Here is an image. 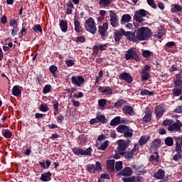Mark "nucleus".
<instances>
[{"instance_id": "1", "label": "nucleus", "mask_w": 182, "mask_h": 182, "mask_svg": "<svg viewBox=\"0 0 182 182\" xmlns=\"http://www.w3.org/2000/svg\"><path fill=\"white\" fill-rule=\"evenodd\" d=\"M122 33H123V36H125L127 38V41H129L130 42H137V41H144L149 39V36H139L138 35H135L132 31H125V30H123V28H121Z\"/></svg>"}, {"instance_id": "2", "label": "nucleus", "mask_w": 182, "mask_h": 182, "mask_svg": "<svg viewBox=\"0 0 182 182\" xmlns=\"http://www.w3.org/2000/svg\"><path fill=\"white\" fill-rule=\"evenodd\" d=\"M175 87L172 90V95L173 97H180L178 100L182 101V80L177 79L173 80Z\"/></svg>"}, {"instance_id": "3", "label": "nucleus", "mask_w": 182, "mask_h": 182, "mask_svg": "<svg viewBox=\"0 0 182 182\" xmlns=\"http://www.w3.org/2000/svg\"><path fill=\"white\" fill-rule=\"evenodd\" d=\"M147 14H149V12L144 9L135 11V12H134V21H135V23H137V24H141L144 22V18H142L146 17Z\"/></svg>"}, {"instance_id": "4", "label": "nucleus", "mask_w": 182, "mask_h": 182, "mask_svg": "<svg viewBox=\"0 0 182 182\" xmlns=\"http://www.w3.org/2000/svg\"><path fill=\"white\" fill-rule=\"evenodd\" d=\"M117 132L119 134H123V136L125 138H132V136L134 134L133 130L127 125H118Z\"/></svg>"}, {"instance_id": "5", "label": "nucleus", "mask_w": 182, "mask_h": 182, "mask_svg": "<svg viewBox=\"0 0 182 182\" xmlns=\"http://www.w3.org/2000/svg\"><path fill=\"white\" fill-rule=\"evenodd\" d=\"M92 148L89 147L87 148V149L84 150L82 148L80 147H73L71 148V152H73V154L75 156H92L91 154Z\"/></svg>"}, {"instance_id": "6", "label": "nucleus", "mask_w": 182, "mask_h": 182, "mask_svg": "<svg viewBox=\"0 0 182 182\" xmlns=\"http://www.w3.org/2000/svg\"><path fill=\"white\" fill-rule=\"evenodd\" d=\"M134 34L138 36L139 37H149L151 38V36L153 35V33L151 32V29L148 27H141L135 30V32H132Z\"/></svg>"}, {"instance_id": "7", "label": "nucleus", "mask_w": 182, "mask_h": 182, "mask_svg": "<svg viewBox=\"0 0 182 182\" xmlns=\"http://www.w3.org/2000/svg\"><path fill=\"white\" fill-rule=\"evenodd\" d=\"M125 60H135V62H140V58L137 54V51H135L134 48H130L127 50L125 53Z\"/></svg>"}, {"instance_id": "8", "label": "nucleus", "mask_w": 182, "mask_h": 182, "mask_svg": "<svg viewBox=\"0 0 182 182\" xmlns=\"http://www.w3.org/2000/svg\"><path fill=\"white\" fill-rule=\"evenodd\" d=\"M85 31L92 35L95 34V31H97V28H95V22L94 21V18H92V17L85 21Z\"/></svg>"}, {"instance_id": "9", "label": "nucleus", "mask_w": 182, "mask_h": 182, "mask_svg": "<svg viewBox=\"0 0 182 182\" xmlns=\"http://www.w3.org/2000/svg\"><path fill=\"white\" fill-rule=\"evenodd\" d=\"M149 72H151L149 65H146L144 68H142V70H141V80L142 82L149 80L151 77Z\"/></svg>"}, {"instance_id": "10", "label": "nucleus", "mask_w": 182, "mask_h": 182, "mask_svg": "<svg viewBox=\"0 0 182 182\" xmlns=\"http://www.w3.org/2000/svg\"><path fill=\"white\" fill-rule=\"evenodd\" d=\"M102 170V168L100 166V162L97 161L95 162V165L94 164H89L87 165V172L89 173H95V172H99Z\"/></svg>"}, {"instance_id": "11", "label": "nucleus", "mask_w": 182, "mask_h": 182, "mask_svg": "<svg viewBox=\"0 0 182 182\" xmlns=\"http://www.w3.org/2000/svg\"><path fill=\"white\" fill-rule=\"evenodd\" d=\"M75 4V5H77L80 4V0H71L68 1V3H66V15H71V13L73 12L71 9H73L75 8V6L73 5Z\"/></svg>"}, {"instance_id": "12", "label": "nucleus", "mask_w": 182, "mask_h": 182, "mask_svg": "<svg viewBox=\"0 0 182 182\" xmlns=\"http://www.w3.org/2000/svg\"><path fill=\"white\" fill-rule=\"evenodd\" d=\"M83 82H85V80L82 76H73L71 77V84L76 86L77 87H82Z\"/></svg>"}, {"instance_id": "13", "label": "nucleus", "mask_w": 182, "mask_h": 182, "mask_svg": "<svg viewBox=\"0 0 182 182\" xmlns=\"http://www.w3.org/2000/svg\"><path fill=\"white\" fill-rule=\"evenodd\" d=\"M109 24L112 28H118L119 26L117 16L113 11H109Z\"/></svg>"}, {"instance_id": "14", "label": "nucleus", "mask_w": 182, "mask_h": 182, "mask_svg": "<svg viewBox=\"0 0 182 182\" xmlns=\"http://www.w3.org/2000/svg\"><path fill=\"white\" fill-rule=\"evenodd\" d=\"M182 128V123L179 120L175 121L173 124L168 125V132H181V129Z\"/></svg>"}, {"instance_id": "15", "label": "nucleus", "mask_w": 182, "mask_h": 182, "mask_svg": "<svg viewBox=\"0 0 182 182\" xmlns=\"http://www.w3.org/2000/svg\"><path fill=\"white\" fill-rule=\"evenodd\" d=\"M127 148H129V142L123 139L118 140V153L119 154L123 155V151H127Z\"/></svg>"}, {"instance_id": "16", "label": "nucleus", "mask_w": 182, "mask_h": 182, "mask_svg": "<svg viewBox=\"0 0 182 182\" xmlns=\"http://www.w3.org/2000/svg\"><path fill=\"white\" fill-rule=\"evenodd\" d=\"M118 78L119 80L125 81V82L130 84L132 82H134V79L132 78V76L130 75V73L123 72L122 73H119L118 75Z\"/></svg>"}, {"instance_id": "17", "label": "nucleus", "mask_w": 182, "mask_h": 182, "mask_svg": "<svg viewBox=\"0 0 182 182\" xmlns=\"http://www.w3.org/2000/svg\"><path fill=\"white\" fill-rule=\"evenodd\" d=\"M144 117H142L141 122L144 124H148L151 122V114H153V112H151L149 107H146L144 110Z\"/></svg>"}, {"instance_id": "18", "label": "nucleus", "mask_w": 182, "mask_h": 182, "mask_svg": "<svg viewBox=\"0 0 182 182\" xmlns=\"http://www.w3.org/2000/svg\"><path fill=\"white\" fill-rule=\"evenodd\" d=\"M97 123L106 124V117H104V115H97L95 116V119H90V125H94Z\"/></svg>"}, {"instance_id": "19", "label": "nucleus", "mask_w": 182, "mask_h": 182, "mask_svg": "<svg viewBox=\"0 0 182 182\" xmlns=\"http://www.w3.org/2000/svg\"><path fill=\"white\" fill-rule=\"evenodd\" d=\"M97 90L99 92L106 95V96L113 95V90H111L109 86H99Z\"/></svg>"}, {"instance_id": "20", "label": "nucleus", "mask_w": 182, "mask_h": 182, "mask_svg": "<svg viewBox=\"0 0 182 182\" xmlns=\"http://www.w3.org/2000/svg\"><path fill=\"white\" fill-rule=\"evenodd\" d=\"M161 147V139H153V141L151 142V144L149 145L150 149L154 151H158V149Z\"/></svg>"}, {"instance_id": "21", "label": "nucleus", "mask_w": 182, "mask_h": 182, "mask_svg": "<svg viewBox=\"0 0 182 182\" xmlns=\"http://www.w3.org/2000/svg\"><path fill=\"white\" fill-rule=\"evenodd\" d=\"M106 48H107V43L99 44V46H94L92 47V53L94 55H97V53L99 52V50L102 52L106 50Z\"/></svg>"}, {"instance_id": "22", "label": "nucleus", "mask_w": 182, "mask_h": 182, "mask_svg": "<svg viewBox=\"0 0 182 182\" xmlns=\"http://www.w3.org/2000/svg\"><path fill=\"white\" fill-rule=\"evenodd\" d=\"M132 173H133V171H132V168H130L129 167H125L123 168V169L119 170L118 176L123 177H130V176H132Z\"/></svg>"}, {"instance_id": "23", "label": "nucleus", "mask_w": 182, "mask_h": 182, "mask_svg": "<svg viewBox=\"0 0 182 182\" xmlns=\"http://www.w3.org/2000/svg\"><path fill=\"white\" fill-rule=\"evenodd\" d=\"M98 30L99 34L101 35V38H105L107 36V23H102V26H99Z\"/></svg>"}, {"instance_id": "24", "label": "nucleus", "mask_w": 182, "mask_h": 182, "mask_svg": "<svg viewBox=\"0 0 182 182\" xmlns=\"http://www.w3.org/2000/svg\"><path fill=\"white\" fill-rule=\"evenodd\" d=\"M123 182H141L142 176H130L129 178H122Z\"/></svg>"}, {"instance_id": "25", "label": "nucleus", "mask_w": 182, "mask_h": 182, "mask_svg": "<svg viewBox=\"0 0 182 182\" xmlns=\"http://www.w3.org/2000/svg\"><path fill=\"white\" fill-rule=\"evenodd\" d=\"M164 113H165V109H163L161 105L154 107V114L156 115V119H161Z\"/></svg>"}, {"instance_id": "26", "label": "nucleus", "mask_w": 182, "mask_h": 182, "mask_svg": "<svg viewBox=\"0 0 182 182\" xmlns=\"http://www.w3.org/2000/svg\"><path fill=\"white\" fill-rule=\"evenodd\" d=\"M115 165L114 159H110L106 161V167L108 169L109 173H113L114 171V167Z\"/></svg>"}, {"instance_id": "27", "label": "nucleus", "mask_w": 182, "mask_h": 182, "mask_svg": "<svg viewBox=\"0 0 182 182\" xmlns=\"http://www.w3.org/2000/svg\"><path fill=\"white\" fill-rule=\"evenodd\" d=\"M122 112H123V114L125 115L132 116L134 114V108L131 106L126 105L122 108Z\"/></svg>"}, {"instance_id": "28", "label": "nucleus", "mask_w": 182, "mask_h": 182, "mask_svg": "<svg viewBox=\"0 0 182 182\" xmlns=\"http://www.w3.org/2000/svg\"><path fill=\"white\" fill-rule=\"evenodd\" d=\"M52 176V174L50 171H47L46 173H42L40 175V181H42L43 182H48L50 181V177Z\"/></svg>"}, {"instance_id": "29", "label": "nucleus", "mask_w": 182, "mask_h": 182, "mask_svg": "<svg viewBox=\"0 0 182 182\" xmlns=\"http://www.w3.org/2000/svg\"><path fill=\"white\" fill-rule=\"evenodd\" d=\"M113 35L114 43H119V41H122V37L123 36V33H122V29L114 31Z\"/></svg>"}, {"instance_id": "30", "label": "nucleus", "mask_w": 182, "mask_h": 182, "mask_svg": "<svg viewBox=\"0 0 182 182\" xmlns=\"http://www.w3.org/2000/svg\"><path fill=\"white\" fill-rule=\"evenodd\" d=\"M154 177L158 180H163V178H165V171L158 169V171L154 173Z\"/></svg>"}, {"instance_id": "31", "label": "nucleus", "mask_w": 182, "mask_h": 182, "mask_svg": "<svg viewBox=\"0 0 182 182\" xmlns=\"http://www.w3.org/2000/svg\"><path fill=\"white\" fill-rule=\"evenodd\" d=\"M150 136L142 135L141 136V138H139V144H137V146H144L147 143V141H149Z\"/></svg>"}, {"instance_id": "32", "label": "nucleus", "mask_w": 182, "mask_h": 182, "mask_svg": "<svg viewBox=\"0 0 182 182\" xmlns=\"http://www.w3.org/2000/svg\"><path fill=\"white\" fill-rule=\"evenodd\" d=\"M59 28H61L63 33H66L68 31V22L65 20H60Z\"/></svg>"}, {"instance_id": "33", "label": "nucleus", "mask_w": 182, "mask_h": 182, "mask_svg": "<svg viewBox=\"0 0 182 182\" xmlns=\"http://www.w3.org/2000/svg\"><path fill=\"white\" fill-rule=\"evenodd\" d=\"M130 20H132V16L129 14H123V16H122V19L119 20V23L123 25L130 22Z\"/></svg>"}, {"instance_id": "34", "label": "nucleus", "mask_w": 182, "mask_h": 182, "mask_svg": "<svg viewBox=\"0 0 182 182\" xmlns=\"http://www.w3.org/2000/svg\"><path fill=\"white\" fill-rule=\"evenodd\" d=\"M119 124H123L122 122H119V116L114 117V118H113V119H111V121L109 122V126L111 127H116Z\"/></svg>"}, {"instance_id": "35", "label": "nucleus", "mask_w": 182, "mask_h": 182, "mask_svg": "<svg viewBox=\"0 0 182 182\" xmlns=\"http://www.w3.org/2000/svg\"><path fill=\"white\" fill-rule=\"evenodd\" d=\"M75 26V32L77 33H80V32H83V28L80 25V21L75 20L73 22Z\"/></svg>"}, {"instance_id": "36", "label": "nucleus", "mask_w": 182, "mask_h": 182, "mask_svg": "<svg viewBox=\"0 0 182 182\" xmlns=\"http://www.w3.org/2000/svg\"><path fill=\"white\" fill-rule=\"evenodd\" d=\"M175 47V42L173 41H170V42H166V44H165V50L168 53H171V49H173Z\"/></svg>"}, {"instance_id": "37", "label": "nucleus", "mask_w": 182, "mask_h": 182, "mask_svg": "<svg viewBox=\"0 0 182 182\" xmlns=\"http://www.w3.org/2000/svg\"><path fill=\"white\" fill-rule=\"evenodd\" d=\"M172 6L173 9H170V12H172V14H177V12H181L182 11V6L178 4H173Z\"/></svg>"}, {"instance_id": "38", "label": "nucleus", "mask_w": 182, "mask_h": 182, "mask_svg": "<svg viewBox=\"0 0 182 182\" xmlns=\"http://www.w3.org/2000/svg\"><path fill=\"white\" fill-rule=\"evenodd\" d=\"M111 5V0H99V6L102 8L109 7Z\"/></svg>"}, {"instance_id": "39", "label": "nucleus", "mask_w": 182, "mask_h": 182, "mask_svg": "<svg viewBox=\"0 0 182 182\" xmlns=\"http://www.w3.org/2000/svg\"><path fill=\"white\" fill-rule=\"evenodd\" d=\"M59 102H58V100H54L53 101V109L54 110V116H58V114H59Z\"/></svg>"}, {"instance_id": "40", "label": "nucleus", "mask_w": 182, "mask_h": 182, "mask_svg": "<svg viewBox=\"0 0 182 182\" xmlns=\"http://www.w3.org/2000/svg\"><path fill=\"white\" fill-rule=\"evenodd\" d=\"M49 71L50 74H53V77H58V67H55L54 65H50V67H49Z\"/></svg>"}, {"instance_id": "41", "label": "nucleus", "mask_w": 182, "mask_h": 182, "mask_svg": "<svg viewBox=\"0 0 182 182\" xmlns=\"http://www.w3.org/2000/svg\"><path fill=\"white\" fill-rule=\"evenodd\" d=\"M156 156L154 155H151L149 156V161L151 163H158V159H159V156L158 155V152L154 151V153Z\"/></svg>"}, {"instance_id": "42", "label": "nucleus", "mask_w": 182, "mask_h": 182, "mask_svg": "<svg viewBox=\"0 0 182 182\" xmlns=\"http://www.w3.org/2000/svg\"><path fill=\"white\" fill-rule=\"evenodd\" d=\"M118 155L119 156H125V159H127V161H130L132 159H134V156L137 155V154H132V153H125L123 152V155L120 154L118 152Z\"/></svg>"}, {"instance_id": "43", "label": "nucleus", "mask_w": 182, "mask_h": 182, "mask_svg": "<svg viewBox=\"0 0 182 182\" xmlns=\"http://www.w3.org/2000/svg\"><path fill=\"white\" fill-rule=\"evenodd\" d=\"M40 167H42L43 169H48L50 166V161H46V162H38Z\"/></svg>"}, {"instance_id": "44", "label": "nucleus", "mask_w": 182, "mask_h": 182, "mask_svg": "<svg viewBox=\"0 0 182 182\" xmlns=\"http://www.w3.org/2000/svg\"><path fill=\"white\" fill-rule=\"evenodd\" d=\"M10 48L12 47L2 46V48H0V62L4 60V53L2 52V50H4V52H7L9 51V48Z\"/></svg>"}, {"instance_id": "45", "label": "nucleus", "mask_w": 182, "mask_h": 182, "mask_svg": "<svg viewBox=\"0 0 182 182\" xmlns=\"http://www.w3.org/2000/svg\"><path fill=\"white\" fill-rule=\"evenodd\" d=\"M139 151V146L137 145V144H134V148L132 149V150H131L130 151H123V153L125 154H136Z\"/></svg>"}, {"instance_id": "46", "label": "nucleus", "mask_w": 182, "mask_h": 182, "mask_svg": "<svg viewBox=\"0 0 182 182\" xmlns=\"http://www.w3.org/2000/svg\"><path fill=\"white\" fill-rule=\"evenodd\" d=\"M123 163L122 161L115 162L114 169V171H122Z\"/></svg>"}, {"instance_id": "47", "label": "nucleus", "mask_w": 182, "mask_h": 182, "mask_svg": "<svg viewBox=\"0 0 182 182\" xmlns=\"http://www.w3.org/2000/svg\"><path fill=\"white\" fill-rule=\"evenodd\" d=\"M21 95V90H19V87H18L17 85H15L13 87V96L18 97Z\"/></svg>"}, {"instance_id": "48", "label": "nucleus", "mask_w": 182, "mask_h": 182, "mask_svg": "<svg viewBox=\"0 0 182 182\" xmlns=\"http://www.w3.org/2000/svg\"><path fill=\"white\" fill-rule=\"evenodd\" d=\"M126 103L125 100H118L117 102H114V108H120L123 105Z\"/></svg>"}, {"instance_id": "49", "label": "nucleus", "mask_w": 182, "mask_h": 182, "mask_svg": "<svg viewBox=\"0 0 182 182\" xmlns=\"http://www.w3.org/2000/svg\"><path fill=\"white\" fill-rule=\"evenodd\" d=\"M165 145L168 146H171L173 145V139H171V137L168 136L165 138Z\"/></svg>"}, {"instance_id": "50", "label": "nucleus", "mask_w": 182, "mask_h": 182, "mask_svg": "<svg viewBox=\"0 0 182 182\" xmlns=\"http://www.w3.org/2000/svg\"><path fill=\"white\" fill-rule=\"evenodd\" d=\"M154 95V92L149 91L148 90H142V91H141V96H153Z\"/></svg>"}, {"instance_id": "51", "label": "nucleus", "mask_w": 182, "mask_h": 182, "mask_svg": "<svg viewBox=\"0 0 182 182\" xmlns=\"http://www.w3.org/2000/svg\"><path fill=\"white\" fill-rule=\"evenodd\" d=\"M31 30L33 31V32H40V33H42V27L40 26V24H35L33 25V27L31 28Z\"/></svg>"}, {"instance_id": "52", "label": "nucleus", "mask_w": 182, "mask_h": 182, "mask_svg": "<svg viewBox=\"0 0 182 182\" xmlns=\"http://www.w3.org/2000/svg\"><path fill=\"white\" fill-rule=\"evenodd\" d=\"M109 143V141L106 140L105 142H103L100 146L97 147L98 150L101 151H105L106 149H107V144Z\"/></svg>"}, {"instance_id": "53", "label": "nucleus", "mask_w": 182, "mask_h": 182, "mask_svg": "<svg viewBox=\"0 0 182 182\" xmlns=\"http://www.w3.org/2000/svg\"><path fill=\"white\" fill-rule=\"evenodd\" d=\"M51 86L50 85H46V86H43V90H42V92L43 95H47L48 92H50Z\"/></svg>"}, {"instance_id": "54", "label": "nucleus", "mask_w": 182, "mask_h": 182, "mask_svg": "<svg viewBox=\"0 0 182 182\" xmlns=\"http://www.w3.org/2000/svg\"><path fill=\"white\" fill-rule=\"evenodd\" d=\"M24 35H26V28L23 26L21 28V31H20L19 33H18V38H22L23 36H24Z\"/></svg>"}, {"instance_id": "55", "label": "nucleus", "mask_w": 182, "mask_h": 182, "mask_svg": "<svg viewBox=\"0 0 182 182\" xmlns=\"http://www.w3.org/2000/svg\"><path fill=\"white\" fill-rule=\"evenodd\" d=\"M38 110L42 112H48V107H47L46 105H40V107H38Z\"/></svg>"}, {"instance_id": "56", "label": "nucleus", "mask_w": 182, "mask_h": 182, "mask_svg": "<svg viewBox=\"0 0 182 182\" xmlns=\"http://www.w3.org/2000/svg\"><path fill=\"white\" fill-rule=\"evenodd\" d=\"M9 25L11 26V27L16 28H18V21H16L15 18L11 19V21H9Z\"/></svg>"}, {"instance_id": "57", "label": "nucleus", "mask_w": 182, "mask_h": 182, "mask_svg": "<svg viewBox=\"0 0 182 182\" xmlns=\"http://www.w3.org/2000/svg\"><path fill=\"white\" fill-rule=\"evenodd\" d=\"M107 100L105 99H101L97 101V104L99 105V107L103 108L104 106H106V102Z\"/></svg>"}, {"instance_id": "58", "label": "nucleus", "mask_w": 182, "mask_h": 182, "mask_svg": "<svg viewBox=\"0 0 182 182\" xmlns=\"http://www.w3.org/2000/svg\"><path fill=\"white\" fill-rule=\"evenodd\" d=\"M151 51L148 50H144L142 51V57L144 58H149V57H151Z\"/></svg>"}, {"instance_id": "59", "label": "nucleus", "mask_w": 182, "mask_h": 182, "mask_svg": "<svg viewBox=\"0 0 182 182\" xmlns=\"http://www.w3.org/2000/svg\"><path fill=\"white\" fill-rule=\"evenodd\" d=\"M173 139H175V145H182V136H175Z\"/></svg>"}, {"instance_id": "60", "label": "nucleus", "mask_w": 182, "mask_h": 182, "mask_svg": "<svg viewBox=\"0 0 182 182\" xmlns=\"http://www.w3.org/2000/svg\"><path fill=\"white\" fill-rule=\"evenodd\" d=\"M3 136H4V138L11 139V137L12 136V132L11 131L4 132Z\"/></svg>"}, {"instance_id": "61", "label": "nucleus", "mask_w": 182, "mask_h": 182, "mask_svg": "<svg viewBox=\"0 0 182 182\" xmlns=\"http://www.w3.org/2000/svg\"><path fill=\"white\" fill-rule=\"evenodd\" d=\"M179 159H182V154L181 153L175 154L173 157V161H178Z\"/></svg>"}, {"instance_id": "62", "label": "nucleus", "mask_w": 182, "mask_h": 182, "mask_svg": "<svg viewBox=\"0 0 182 182\" xmlns=\"http://www.w3.org/2000/svg\"><path fill=\"white\" fill-rule=\"evenodd\" d=\"M146 2H148V5L151 8L156 9V3H154V0H146Z\"/></svg>"}, {"instance_id": "63", "label": "nucleus", "mask_w": 182, "mask_h": 182, "mask_svg": "<svg viewBox=\"0 0 182 182\" xmlns=\"http://www.w3.org/2000/svg\"><path fill=\"white\" fill-rule=\"evenodd\" d=\"M65 63H66V66L68 68H70L71 66L75 65V60H66Z\"/></svg>"}, {"instance_id": "64", "label": "nucleus", "mask_w": 182, "mask_h": 182, "mask_svg": "<svg viewBox=\"0 0 182 182\" xmlns=\"http://www.w3.org/2000/svg\"><path fill=\"white\" fill-rule=\"evenodd\" d=\"M173 113L175 114H182V105L177 106L176 108L173 109Z\"/></svg>"}]
</instances>
